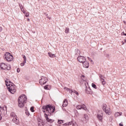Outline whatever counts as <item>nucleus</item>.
<instances>
[{
    "instance_id": "obj_42",
    "label": "nucleus",
    "mask_w": 126,
    "mask_h": 126,
    "mask_svg": "<svg viewBox=\"0 0 126 126\" xmlns=\"http://www.w3.org/2000/svg\"><path fill=\"white\" fill-rule=\"evenodd\" d=\"M125 43H126V39L125 40Z\"/></svg>"
},
{
    "instance_id": "obj_5",
    "label": "nucleus",
    "mask_w": 126,
    "mask_h": 126,
    "mask_svg": "<svg viewBox=\"0 0 126 126\" xmlns=\"http://www.w3.org/2000/svg\"><path fill=\"white\" fill-rule=\"evenodd\" d=\"M102 110L105 112L106 115H111V109L106 104H104L102 107Z\"/></svg>"
},
{
    "instance_id": "obj_2",
    "label": "nucleus",
    "mask_w": 126,
    "mask_h": 126,
    "mask_svg": "<svg viewBox=\"0 0 126 126\" xmlns=\"http://www.w3.org/2000/svg\"><path fill=\"white\" fill-rule=\"evenodd\" d=\"M27 96L25 94H22L20 96L18 99V107L19 108H23L24 104L26 103Z\"/></svg>"
},
{
    "instance_id": "obj_3",
    "label": "nucleus",
    "mask_w": 126,
    "mask_h": 126,
    "mask_svg": "<svg viewBox=\"0 0 126 126\" xmlns=\"http://www.w3.org/2000/svg\"><path fill=\"white\" fill-rule=\"evenodd\" d=\"M42 109V111L46 115H51V113L55 112V108L50 105L43 106Z\"/></svg>"
},
{
    "instance_id": "obj_19",
    "label": "nucleus",
    "mask_w": 126,
    "mask_h": 126,
    "mask_svg": "<svg viewBox=\"0 0 126 126\" xmlns=\"http://www.w3.org/2000/svg\"><path fill=\"white\" fill-rule=\"evenodd\" d=\"M123 115V113L119 112H116L115 114V118H118V117H120V116H122Z\"/></svg>"
},
{
    "instance_id": "obj_4",
    "label": "nucleus",
    "mask_w": 126,
    "mask_h": 126,
    "mask_svg": "<svg viewBox=\"0 0 126 126\" xmlns=\"http://www.w3.org/2000/svg\"><path fill=\"white\" fill-rule=\"evenodd\" d=\"M4 59L7 61V62H11L13 61V56H12L10 53H6L4 56Z\"/></svg>"
},
{
    "instance_id": "obj_10",
    "label": "nucleus",
    "mask_w": 126,
    "mask_h": 126,
    "mask_svg": "<svg viewBox=\"0 0 126 126\" xmlns=\"http://www.w3.org/2000/svg\"><path fill=\"white\" fill-rule=\"evenodd\" d=\"M77 61L78 62H79V63H84V62L86 61V58H85V57H84V56H79L77 58Z\"/></svg>"
},
{
    "instance_id": "obj_7",
    "label": "nucleus",
    "mask_w": 126,
    "mask_h": 126,
    "mask_svg": "<svg viewBox=\"0 0 126 126\" xmlns=\"http://www.w3.org/2000/svg\"><path fill=\"white\" fill-rule=\"evenodd\" d=\"M2 113L3 115H5L6 113H7V111H6V106L1 107V106H0V112ZM1 119H2V117H1V115H0V121H1Z\"/></svg>"
},
{
    "instance_id": "obj_27",
    "label": "nucleus",
    "mask_w": 126,
    "mask_h": 126,
    "mask_svg": "<svg viewBox=\"0 0 126 126\" xmlns=\"http://www.w3.org/2000/svg\"><path fill=\"white\" fill-rule=\"evenodd\" d=\"M23 59H24V63H26L27 59H26V56H25V55H23Z\"/></svg>"
},
{
    "instance_id": "obj_6",
    "label": "nucleus",
    "mask_w": 126,
    "mask_h": 126,
    "mask_svg": "<svg viewBox=\"0 0 126 126\" xmlns=\"http://www.w3.org/2000/svg\"><path fill=\"white\" fill-rule=\"evenodd\" d=\"M0 67L2 69H6L7 70H10L11 68L9 64H6L2 63H0Z\"/></svg>"
},
{
    "instance_id": "obj_38",
    "label": "nucleus",
    "mask_w": 126,
    "mask_h": 126,
    "mask_svg": "<svg viewBox=\"0 0 126 126\" xmlns=\"http://www.w3.org/2000/svg\"><path fill=\"white\" fill-rule=\"evenodd\" d=\"M38 126H41V123L40 122H38Z\"/></svg>"
},
{
    "instance_id": "obj_28",
    "label": "nucleus",
    "mask_w": 126,
    "mask_h": 126,
    "mask_svg": "<svg viewBox=\"0 0 126 126\" xmlns=\"http://www.w3.org/2000/svg\"><path fill=\"white\" fill-rule=\"evenodd\" d=\"M26 63H25L24 61H23V63H21V66H24V65Z\"/></svg>"
},
{
    "instance_id": "obj_11",
    "label": "nucleus",
    "mask_w": 126,
    "mask_h": 126,
    "mask_svg": "<svg viewBox=\"0 0 126 126\" xmlns=\"http://www.w3.org/2000/svg\"><path fill=\"white\" fill-rule=\"evenodd\" d=\"M97 118H98L99 121H102V120H103V113L102 112V111L98 112Z\"/></svg>"
},
{
    "instance_id": "obj_1",
    "label": "nucleus",
    "mask_w": 126,
    "mask_h": 126,
    "mask_svg": "<svg viewBox=\"0 0 126 126\" xmlns=\"http://www.w3.org/2000/svg\"><path fill=\"white\" fill-rule=\"evenodd\" d=\"M6 86L7 87V89L11 94H14L16 92V88L15 85L11 83L9 80H6L5 81Z\"/></svg>"
},
{
    "instance_id": "obj_24",
    "label": "nucleus",
    "mask_w": 126,
    "mask_h": 126,
    "mask_svg": "<svg viewBox=\"0 0 126 126\" xmlns=\"http://www.w3.org/2000/svg\"><path fill=\"white\" fill-rule=\"evenodd\" d=\"M10 116L13 118L16 117V115H15V113H14V112H12L10 114Z\"/></svg>"
},
{
    "instance_id": "obj_45",
    "label": "nucleus",
    "mask_w": 126,
    "mask_h": 126,
    "mask_svg": "<svg viewBox=\"0 0 126 126\" xmlns=\"http://www.w3.org/2000/svg\"><path fill=\"white\" fill-rule=\"evenodd\" d=\"M125 36H126V33H125Z\"/></svg>"
},
{
    "instance_id": "obj_31",
    "label": "nucleus",
    "mask_w": 126,
    "mask_h": 126,
    "mask_svg": "<svg viewBox=\"0 0 126 126\" xmlns=\"http://www.w3.org/2000/svg\"><path fill=\"white\" fill-rule=\"evenodd\" d=\"M31 112H34V107H33V106L31 107Z\"/></svg>"
},
{
    "instance_id": "obj_29",
    "label": "nucleus",
    "mask_w": 126,
    "mask_h": 126,
    "mask_svg": "<svg viewBox=\"0 0 126 126\" xmlns=\"http://www.w3.org/2000/svg\"><path fill=\"white\" fill-rule=\"evenodd\" d=\"M25 16H26V17H28L29 16V12H27V13H25Z\"/></svg>"
},
{
    "instance_id": "obj_22",
    "label": "nucleus",
    "mask_w": 126,
    "mask_h": 126,
    "mask_svg": "<svg viewBox=\"0 0 126 126\" xmlns=\"http://www.w3.org/2000/svg\"><path fill=\"white\" fill-rule=\"evenodd\" d=\"M50 58H56V55L52 54V53H48Z\"/></svg>"
},
{
    "instance_id": "obj_18",
    "label": "nucleus",
    "mask_w": 126,
    "mask_h": 126,
    "mask_svg": "<svg viewBox=\"0 0 126 126\" xmlns=\"http://www.w3.org/2000/svg\"><path fill=\"white\" fill-rule=\"evenodd\" d=\"M68 105V102H67V99H64L63 101V107H66Z\"/></svg>"
},
{
    "instance_id": "obj_30",
    "label": "nucleus",
    "mask_w": 126,
    "mask_h": 126,
    "mask_svg": "<svg viewBox=\"0 0 126 126\" xmlns=\"http://www.w3.org/2000/svg\"><path fill=\"white\" fill-rule=\"evenodd\" d=\"M21 10L22 11V12H23L24 14H25V10H24V8H23V7H22V8L21 7Z\"/></svg>"
},
{
    "instance_id": "obj_17",
    "label": "nucleus",
    "mask_w": 126,
    "mask_h": 126,
    "mask_svg": "<svg viewBox=\"0 0 126 126\" xmlns=\"http://www.w3.org/2000/svg\"><path fill=\"white\" fill-rule=\"evenodd\" d=\"M12 121L15 123V124H16V125H18L19 123V121L18 120V119L17 118V116H16L15 117H14L12 119Z\"/></svg>"
},
{
    "instance_id": "obj_13",
    "label": "nucleus",
    "mask_w": 126,
    "mask_h": 126,
    "mask_svg": "<svg viewBox=\"0 0 126 126\" xmlns=\"http://www.w3.org/2000/svg\"><path fill=\"white\" fill-rule=\"evenodd\" d=\"M76 109L77 110H81V109H83V110H86V106L85 105H78L76 106Z\"/></svg>"
},
{
    "instance_id": "obj_33",
    "label": "nucleus",
    "mask_w": 126,
    "mask_h": 126,
    "mask_svg": "<svg viewBox=\"0 0 126 126\" xmlns=\"http://www.w3.org/2000/svg\"><path fill=\"white\" fill-rule=\"evenodd\" d=\"M26 114L27 116H30V113H29V112H28V111H27L26 112Z\"/></svg>"
},
{
    "instance_id": "obj_26",
    "label": "nucleus",
    "mask_w": 126,
    "mask_h": 126,
    "mask_svg": "<svg viewBox=\"0 0 126 126\" xmlns=\"http://www.w3.org/2000/svg\"><path fill=\"white\" fill-rule=\"evenodd\" d=\"M58 124H59V125H61V124H63V121L58 120Z\"/></svg>"
},
{
    "instance_id": "obj_9",
    "label": "nucleus",
    "mask_w": 126,
    "mask_h": 126,
    "mask_svg": "<svg viewBox=\"0 0 126 126\" xmlns=\"http://www.w3.org/2000/svg\"><path fill=\"white\" fill-rule=\"evenodd\" d=\"M87 84H85V85H86V93L87 94H92V91L91 90V89H90V87H89V86H88V83H87Z\"/></svg>"
},
{
    "instance_id": "obj_34",
    "label": "nucleus",
    "mask_w": 126,
    "mask_h": 126,
    "mask_svg": "<svg viewBox=\"0 0 126 126\" xmlns=\"http://www.w3.org/2000/svg\"><path fill=\"white\" fill-rule=\"evenodd\" d=\"M17 72H20V68H18L17 69Z\"/></svg>"
},
{
    "instance_id": "obj_44",
    "label": "nucleus",
    "mask_w": 126,
    "mask_h": 126,
    "mask_svg": "<svg viewBox=\"0 0 126 126\" xmlns=\"http://www.w3.org/2000/svg\"><path fill=\"white\" fill-rule=\"evenodd\" d=\"M125 44V43L124 42H123V45H124Z\"/></svg>"
},
{
    "instance_id": "obj_15",
    "label": "nucleus",
    "mask_w": 126,
    "mask_h": 126,
    "mask_svg": "<svg viewBox=\"0 0 126 126\" xmlns=\"http://www.w3.org/2000/svg\"><path fill=\"white\" fill-rule=\"evenodd\" d=\"M89 120V117L87 114H84V116L82 119V121L86 122V121H88Z\"/></svg>"
},
{
    "instance_id": "obj_43",
    "label": "nucleus",
    "mask_w": 126,
    "mask_h": 126,
    "mask_svg": "<svg viewBox=\"0 0 126 126\" xmlns=\"http://www.w3.org/2000/svg\"><path fill=\"white\" fill-rule=\"evenodd\" d=\"M48 18H49V19H51V18H50V17H48Z\"/></svg>"
},
{
    "instance_id": "obj_12",
    "label": "nucleus",
    "mask_w": 126,
    "mask_h": 126,
    "mask_svg": "<svg viewBox=\"0 0 126 126\" xmlns=\"http://www.w3.org/2000/svg\"><path fill=\"white\" fill-rule=\"evenodd\" d=\"M44 115H45V118L47 122H48V123H53L54 122V120L52 119H50V118H49L48 116H50V114H47L45 113Z\"/></svg>"
},
{
    "instance_id": "obj_36",
    "label": "nucleus",
    "mask_w": 126,
    "mask_h": 126,
    "mask_svg": "<svg viewBox=\"0 0 126 126\" xmlns=\"http://www.w3.org/2000/svg\"><path fill=\"white\" fill-rule=\"evenodd\" d=\"M2 31V28L1 27H0V32H1Z\"/></svg>"
},
{
    "instance_id": "obj_39",
    "label": "nucleus",
    "mask_w": 126,
    "mask_h": 126,
    "mask_svg": "<svg viewBox=\"0 0 126 126\" xmlns=\"http://www.w3.org/2000/svg\"><path fill=\"white\" fill-rule=\"evenodd\" d=\"M75 93L76 94V95H78V93L77 92H75Z\"/></svg>"
},
{
    "instance_id": "obj_23",
    "label": "nucleus",
    "mask_w": 126,
    "mask_h": 126,
    "mask_svg": "<svg viewBox=\"0 0 126 126\" xmlns=\"http://www.w3.org/2000/svg\"><path fill=\"white\" fill-rule=\"evenodd\" d=\"M69 32V28H66L65 29V33H66V34H68Z\"/></svg>"
},
{
    "instance_id": "obj_35",
    "label": "nucleus",
    "mask_w": 126,
    "mask_h": 126,
    "mask_svg": "<svg viewBox=\"0 0 126 126\" xmlns=\"http://www.w3.org/2000/svg\"><path fill=\"white\" fill-rule=\"evenodd\" d=\"M119 126H124V125H123V122H122L120 124H119Z\"/></svg>"
},
{
    "instance_id": "obj_32",
    "label": "nucleus",
    "mask_w": 126,
    "mask_h": 126,
    "mask_svg": "<svg viewBox=\"0 0 126 126\" xmlns=\"http://www.w3.org/2000/svg\"><path fill=\"white\" fill-rule=\"evenodd\" d=\"M48 86H45L44 87V89H46V90H48V89H49L48 88Z\"/></svg>"
},
{
    "instance_id": "obj_14",
    "label": "nucleus",
    "mask_w": 126,
    "mask_h": 126,
    "mask_svg": "<svg viewBox=\"0 0 126 126\" xmlns=\"http://www.w3.org/2000/svg\"><path fill=\"white\" fill-rule=\"evenodd\" d=\"M99 78L100 79V81L101 82L102 85H105L106 84V81H105V79H104V76L102 75H100Z\"/></svg>"
},
{
    "instance_id": "obj_16",
    "label": "nucleus",
    "mask_w": 126,
    "mask_h": 126,
    "mask_svg": "<svg viewBox=\"0 0 126 126\" xmlns=\"http://www.w3.org/2000/svg\"><path fill=\"white\" fill-rule=\"evenodd\" d=\"M82 63H83L84 67H85L86 68L89 67V63L86 60Z\"/></svg>"
},
{
    "instance_id": "obj_21",
    "label": "nucleus",
    "mask_w": 126,
    "mask_h": 126,
    "mask_svg": "<svg viewBox=\"0 0 126 126\" xmlns=\"http://www.w3.org/2000/svg\"><path fill=\"white\" fill-rule=\"evenodd\" d=\"M72 125V122H68L67 123L64 124L63 125V126H69Z\"/></svg>"
},
{
    "instance_id": "obj_25",
    "label": "nucleus",
    "mask_w": 126,
    "mask_h": 126,
    "mask_svg": "<svg viewBox=\"0 0 126 126\" xmlns=\"http://www.w3.org/2000/svg\"><path fill=\"white\" fill-rule=\"evenodd\" d=\"M92 87H93V88H94V89H97V86H96V85H95V84L92 83Z\"/></svg>"
},
{
    "instance_id": "obj_20",
    "label": "nucleus",
    "mask_w": 126,
    "mask_h": 126,
    "mask_svg": "<svg viewBox=\"0 0 126 126\" xmlns=\"http://www.w3.org/2000/svg\"><path fill=\"white\" fill-rule=\"evenodd\" d=\"M64 90H65V91L66 92H69V93H72V91L70 90V89H68L67 87H64Z\"/></svg>"
},
{
    "instance_id": "obj_37",
    "label": "nucleus",
    "mask_w": 126,
    "mask_h": 126,
    "mask_svg": "<svg viewBox=\"0 0 126 126\" xmlns=\"http://www.w3.org/2000/svg\"><path fill=\"white\" fill-rule=\"evenodd\" d=\"M125 34V32H122L121 33V35H124Z\"/></svg>"
},
{
    "instance_id": "obj_8",
    "label": "nucleus",
    "mask_w": 126,
    "mask_h": 126,
    "mask_svg": "<svg viewBox=\"0 0 126 126\" xmlns=\"http://www.w3.org/2000/svg\"><path fill=\"white\" fill-rule=\"evenodd\" d=\"M48 82V78L44 76L41 77V79L39 80V83L41 85H44Z\"/></svg>"
},
{
    "instance_id": "obj_40",
    "label": "nucleus",
    "mask_w": 126,
    "mask_h": 126,
    "mask_svg": "<svg viewBox=\"0 0 126 126\" xmlns=\"http://www.w3.org/2000/svg\"><path fill=\"white\" fill-rule=\"evenodd\" d=\"M27 21H30V19L28 18V19H27Z\"/></svg>"
},
{
    "instance_id": "obj_41",
    "label": "nucleus",
    "mask_w": 126,
    "mask_h": 126,
    "mask_svg": "<svg viewBox=\"0 0 126 126\" xmlns=\"http://www.w3.org/2000/svg\"><path fill=\"white\" fill-rule=\"evenodd\" d=\"M124 23H125V24H126V21H124Z\"/></svg>"
}]
</instances>
